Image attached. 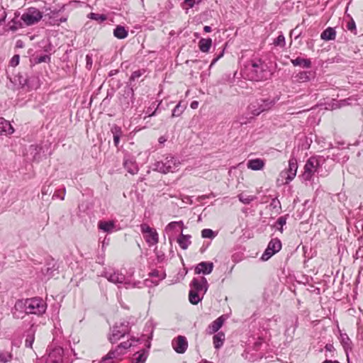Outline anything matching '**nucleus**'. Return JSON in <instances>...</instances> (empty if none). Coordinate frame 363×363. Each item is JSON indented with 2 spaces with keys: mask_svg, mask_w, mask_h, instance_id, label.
<instances>
[{
  "mask_svg": "<svg viewBox=\"0 0 363 363\" xmlns=\"http://www.w3.org/2000/svg\"><path fill=\"white\" fill-rule=\"evenodd\" d=\"M190 238V235H186L182 233L177 239V242L180 247L183 250L187 249L189 245L191 244Z\"/></svg>",
  "mask_w": 363,
  "mask_h": 363,
  "instance_id": "obj_25",
  "label": "nucleus"
},
{
  "mask_svg": "<svg viewBox=\"0 0 363 363\" xmlns=\"http://www.w3.org/2000/svg\"><path fill=\"white\" fill-rule=\"evenodd\" d=\"M49 189H50V186H43L42 188V194L43 195L48 194L49 193Z\"/></svg>",
  "mask_w": 363,
  "mask_h": 363,
  "instance_id": "obj_56",
  "label": "nucleus"
},
{
  "mask_svg": "<svg viewBox=\"0 0 363 363\" xmlns=\"http://www.w3.org/2000/svg\"><path fill=\"white\" fill-rule=\"evenodd\" d=\"M50 57L48 55H45L40 56L38 59V62H39V63H40V62H46L50 61Z\"/></svg>",
  "mask_w": 363,
  "mask_h": 363,
  "instance_id": "obj_49",
  "label": "nucleus"
},
{
  "mask_svg": "<svg viewBox=\"0 0 363 363\" xmlns=\"http://www.w3.org/2000/svg\"><path fill=\"white\" fill-rule=\"evenodd\" d=\"M312 73L311 72H299L297 76V80L299 82H305L311 80Z\"/></svg>",
  "mask_w": 363,
  "mask_h": 363,
  "instance_id": "obj_31",
  "label": "nucleus"
},
{
  "mask_svg": "<svg viewBox=\"0 0 363 363\" xmlns=\"http://www.w3.org/2000/svg\"><path fill=\"white\" fill-rule=\"evenodd\" d=\"M155 112H156V110L155 111H153L152 113H150L149 114V116H152L155 114Z\"/></svg>",
  "mask_w": 363,
  "mask_h": 363,
  "instance_id": "obj_63",
  "label": "nucleus"
},
{
  "mask_svg": "<svg viewBox=\"0 0 363 363\" xmlns=\"http://www.w3.org/2000/svg\"><path fill=\"white\" fill-rule=\"evenodd\" d=\"M184 223L182 221H173L169 223L165 228V231L168 233L172 231H174L179 228L182 230L184 228Z\"/></svg>",
  "mask_w": 363,
  "mask_h": 363,
  "instance_id": "obj_29",
  "label": "nucleus"
},
{
  "mask_svg": "<svg viewBox=\"0 0 363 363\" xmlns=\"http://www.w3.org/2000/svg\"><path fill=\"white\" fill-rule=\"evenodd\" d=\"M111 132L113 134V136H121L123 134L122 129L121 127L113 125L111 128Z\"/></svg>",
  "mask_w": 363,
  "mask_h": 363,
  "instance_id": "obj_41",
  "label": "nucleus"
},
{
  "mask_svg": "<svg viewBox=\"0 0 363 363\" xmlns=\"http://www.w3.org/2000/svg\"><path fill=\"white\" fill-rule=\"evenodd\" d=\"M323 363H340V362L337 361L325 360Z\"/></svg>",
  "mask_w": 363,
  "mask_h": 363,
  "instance_id": "obj_61",
  "label": "nucleus"
},
{
  "mask_svg": "<svg viewBox=\"0 0 363 363\" xmlns=\"http://www.w3.org/2000/svg\"><path fill=\"white\" fill-rule=\"evenodd\" d=\"M222 55L223 54H220L217 57L214 58L211 63L210 67H211L222 57Z\"/></svg>",
  "mask_w": 363,
  "mask_h": 363,
  "instance_id": "obj_58",
  "label": "nucleus"
},
{
  "mask_svg": "<svg viewBox=\"0 0 363 363\" xmlns=\"http://www.w3.org/2000/svg\"><path fill=\"white\" fill-rule=\"evenodd\" d=\"M128 34V31L122 26H117L113 30V35L118 39H124Z\"/></svg>",
  "mask_w": 363,
  "mask_h": 363,
  "instance_id": "obj_26",
  "label": "nucleus"
},
{
  "mask_svg": "<svg viewBox=\"0 0 363 363\" xmlns=\"http://www.w3.org/2000/svg\"><path fill=\"white\" fill-rule=\"evenodd\" d=\"M213 267V263L211 262H201L196 266L194 272L196 274H209L212 272Z\"/></svg>",
  "mask_w": 363,
  "mask_h": 363,
  "instance_id": "obj_15",
  "label": "nucleus"
},
{
  "mask_svg": "<svg viewBox=\"0 0 363 363\" xmlns=\"http://www.w3.org/2000/svg\"><path fill=\"white\" fill-rule=\"evenodd\" d=\"M320 166V162L318 157H310L305 166L304 172L302 174V178L305 181H310L312 179L314 173L318 170Z\"/></svg>",
  "mask_w": 363,
  "mask_h": 363,
  "instance_id": "obj_9",
  "label": "nucleus"
},
{
  "mask_svg": "<svg viewBox=\"0 0 363 363\" xmlns=\"http://www.w3.org/2000/svg\"><path fill=\"white\" fill-rule=\"evenodd\" d=\"M191 108H193V109H196L198 108L199 106V102L197 101H194L191 103V105H190Z\"/></svg>",
  "mask_w": 363,
  "mask_h": 363,
  "instance_id": "obj_55",
  "label": "nucleus"
},
{
  "mask_svg": "<svg viewBox=\"0 0 363 363\" xmlns=\"http://www.w3.org/2000/svg\"><path fill=\"white\" fill-rule=\"evenodd\" d=\"M340 342L345 351L347 362L350 361L348 351L352 350V342L346 334L340 335Z\"/></svg>",
  "mask_w": 363,
  "mask_h": 363,
  "instance_id": "obj_18",
  "label": "nucleus"
},
{
  "mask_svg": "<svg viewBox=\"0 0 363 363\" xmlns=\"http://www.w3.org/2000/svg\"><path fill=\"white\" fill-rule=\"evenodd\" d=\"M275 102L270 99H256L247 107L248 111L253 116H258L262 112L270 110Z\"/></svg>",
  "mask_w": 363,
  "mask_h": 363,
  "instance_id": "obj_5",
  "label": "nucleus"
},
{
  "mask_svg": "<svg viewBox=\"0 0 363 363\" xmlns=\"http://www.w3.org/2000/svg\"><path fill=\"white\" fill-rule=\"evenodd\" d=\"M104 277L110 281L116 284H123L126 289L137 287L135 282L133 283L118 271L105 272Z\"/></svg>",
  "mask_w": 363,
  "mask_h": 363,
  "instance_id": "obj_6",
  "label": "nucleus"
},
{
  "mask_svg": "<svg viewBox=\"0 0 363 363\" xmlns=\"http://www.w3.org/2000/svg\"><path fill=\"white\" fill-rule=\"evenodd\" d=\"M201 294H200L197 291L190 289L189 294V300L190 303L194 305L199 303L203 298V296H200Z\"/></svg>",
  "mask_w": 363,
  "mask_h": 363,
  "instance_id": "obj_30",
  "label": "nucleus"
},
{
  "mask_svg": "<svg viewBox=\"0 0 363 363\" xmlns=\"http://www.w3.org/2000/svg\"><path fill=\"white\" fill-rule=\"evenodd\" d=\"M88 18L91 20L96 21L99 23L104 22V21H106L107 19V16L106 15L96 13H90L88 15Z\"/></svg>",
  "mask_w": 363,
  "mask_h": 363,
  "instance_id": "obj_32",
  "label": "nucleus"
},
{
  "mask_svg": "<svg viewBox=\"0 0 363 363\" xmlns=\"http://www.w3.org/2000/svg\"><path fill=\"white\" fill-rule=\"evenodd\" d=\"M291 63L294 66H300L304 68H309L311 66V62L309 59L301 57H296L294 60H291Z\"/></svg>",
  "mask_w": 363,
  "mask_h": 363,
  "instance_id": "obj_23",
  "label": "nucleus"
},
{
  "mask_svg": "<svg viewBox=\"0 0 363 363\" xmlns=\"http://www.w3.org/2000/svg\"><path fill=\"white\" fill-rule=\"evenodd\" d=\"M286 220L285 218V217L284 216H281L279 217L277 220V223L276 224L279 226H280V228H279V230L282 232L283 229H282V227L286 224Z\"/></svg>",
  "mask_w": 363,
  "mask_h": 363,
  "instance_id": "obj_43",
  "label": "nucleus"
},
{
  "mask_svg": "<svg viewBox=\"0 0 363 363\" xmlns=\"http://www.w3.org/2000/svg\"><path fill=\"white\" fill-rule=\"evenodd\" d=\"M247 166L249 169L255 171L261 170L264 167V162L262 159L250 160Z\"/></svg>",
  "mask_w": 363,
  "mask_h": 363,
  "instance_id": "obj_20",
  "label": "nucleus"
},
{
  "mask_svg": "<svg viewBox=\"0 0 363 363\" xmlns=\"http://www.w3.org/2000/svg\"><path fill=\"white\" fill-rule=\"evenodd\" d=\"M172 347L176 352L183 354L188 347V342L184 336L179 335L172 342Z\"/></svg>",
  "mask_w": 363,
  "mask_h": 363,
  "instance_id": "obj_14",
  "label": "nucleus"
},
{
  "mask_svg": "<svg viewBox=\"0 0 363 363\" xmlns=\"http://www.w3.org/2000/svg\"><path fill=\"white\" fill-rule=\"evenodd\" d=\"M113 143L116 147H118L120 141L121 136H113Z\"/></svg>",
  "mask_w": 363,
  "mask_h": 363,
  "instance_id": "obj_54",
  "label": "nucleus"
},
{
  "mask_svg": "<svg viewBox=\"0 0 363 363\" xmlns=\"http://www.w3.org/2000/svg\"><path fill=\"white\" fill-rule=\"evenodd\" d=\"M150 276L158 278V281L155 282V284H157L160 280H162L165 278L166 274L163 271H159L156 269L151 272L150 273Z\"/></svg>",
  "mask_w": 363,
  "mask_h": 363,
  "instance_id": "obj_37",
  "label": "nucleus"
},
{
  "mask_svg": "<svg viewBox=\"0 0 363 363\" xmlns=\"http://www.w3.org/2000/svg\"><path fill=\"white\" fill-rule=\"evenodd\" d=\"M274 44L277 46L284 47L285 45V38L283 35H279L274 40Z\"/></svg>",
  "mask_w": 363,
  "mask_h": 363,
  "instance_id": "obj_42",
  "label": "nucleus"
},
{
  "mask_svg": "<svg viewBox=\"0 0 363 363\" xmlns=\"http://www.w3.org/2000/svg\"><path fill=\"white\" fill-rule=\"evenodd\" d=\"M22 27V23L20 21L16 20V18L12 19L9 22V30H11V31H16L18 28Z\"/></svg>",
  "mask_w": 363,
  "mask_h": 363,
  "instance_id": "obj_36",
  "label": "nucleus"
},
{
  "mask_svg": "<svg viewBox=\"0 0 363 363\" xmlns=\"http://www.w3.org/2000/svg\"><path fill=\"white\" fill-rule=\"evenodd\" d=\"M30 150H31V154L34 153L33 160H38L40 159L38 155L41 148L37 145H31Z\"/></svg>",
  "mask_w": 363,
  "mask_h": 363,
  "instance_id": "obj_40",
  "label": "nucleus"
},
{
  "mask_svg": "<svg viewBox=\"0 0 363 363\" xmlns=\"http://www.w3.org/2000/svg\"><path fill=\"white\" fill-rule=\"evenodd\" d=\"M123 167L131 174H137L139 169L136 162L130 158L124 160Z\"/></svg>",
  "mask_w": 363,
  "mask_h": 363,
  "instance_id": "obj_17",
  "label": "nucleus"
},
{
  "mask_svg": "<svg viewBox=\"0 0 363 363\" xmlns=\"http://www.w3.org/2000/svg\"><path fill=\"white\" fill-rule=\"evenodd\" d=\"M203 30L206 32V33H209L211 31V28L208 26H204L203 28Z\"/></svg>",
  "mask_w": 363,
  "mask_h": 363,
  "instance_id": "obj_60",
  "label": "nucleus"
},
{
  "mask_svg": "<svg viewBox=\"0 0 363 363\" xmlns=\"http://www.w3.org/2000/svg\"><path fill=\"white\" fill-rule=\"evenodd\" d=\"M213 345L216 349H219L223 345L225 340V335L223 333L220 332L214 335L213 337Z\"/></svg>",
  "mask_w": 363,
  "mask_h": 363,
  "instance_id": "obj_27",
  "label": "nucleus"
},
{
  "mask_svg": "<svg viewBox=\"0 0 363 363\" xmlns=\"http://www.w3.org/2000/svg\"><path fill=\"white\" fill-rule=\"evenodd\" d=\"M130 330L129 323L127 321L116 323L111 329L108 340L111 343H116Z\"/></svg>",
  "mask_w": 363,
  "mask_h": 363,
  "instance_id": "obj_8",
  "label": "nucleus"
},
{
  "mask_svg": "<svg viewBox=\"0 0 363 363\" xmlns=\"http://www.w3.org/2000/svg\"><path fill=\"white\" fill-rule=\"evenodd\" d=\"M139 339L131 338L130 340L121 342L113 350H110L108 353L104 356L100 363H116L121 359V357L125 354L128 348L133 347L135 342H139Z\"/></svg>",
  "mask_w": 363,
  "mask_h": 363,
  "instance_id": "obj_2",
  "label": "nucleus"
},
{
  "mask_svg": "<svg viewBox=\"0 0 363 363\" xmlns=\"http://www.w3.org/2000/svg\"><path fill=\"white\" fill-rule=\"evenodd\" d=\"M13 359L12 350L0 351V363H8Z\"/></svg>",
  "mask_w": 363,
  "mask_h": 363,
  "instance_id": "obj_28",
  "label": "nucleus"
},
{
  "mask_svg": "<svg viewBox=\"0 0 363 363\" xmlns=\"http://www.w3.org/2000/svg\"><path fill=\"white\" fill-rule=\"evenodd\" d=\"M281 248V241L278 238L272 239L267 249L262 254L261 259L263 261L268 260L272 255L278 252Z\"/></svg>",
  "mask_w": 363,
  "mask_h": 363,
  "instance_id": "obj_12",
  "label": "nucleus"
},
{
  "mask_svg": "<svg viewBox=\"0 0 363 363\" xmlns=\"http://www.w3.org/2000/svg\"><path fill=\"white\" fill-rule=\"evenodd\" d=\"M201 236L203 238L213 239L216 236V233L211 229L206 228L201 231Z\"/></svg>",
  "mask_w": 363,
  "mask_h": 363,
  "instance_id": "obj_38",
  "label": "nucleus"
},
{
  "mask_svg": "<svg viewBox=\"0 0 363 363\" xmlns=\"http://www.w3.org/2000/svg\"><path fill=\"white\" fill-rule=\"evenodd\" d=\"M298 169V163L294 157H291L289 160V168L286 171H283L280 174V177L285 179L284 184H289L296 175Z\"/></svg>",
  "mask_w": 363,
  "mask_h": 363,
  "instance_id": "obj_11",
  "label": "nucleus"
},
{
  "mask_svg": "<svg viewBox=\"0 0 363 363\" xmlns=\"http://www.w3.org/2000/svg\"><path fill=\"white\" fill-rule=\"evenodd\" d=\"M35 340L34 331L30 330L26 337L25 340V345L26 347L32 348L33 342Z\"/></svg>",
  "mask_w": 363,
  "mask_h": 363,
  "instance_id": "obj_35",
  "label": "nucleus"
},
{
  "mask_svg": "<svg viewBox=\"0 0 363 363\" xmlns=\"http://www.w3.org/2000/svg\"><path fill=\"white\" fill-rule=\"evenodd\" d=\"M66 21H67V18H61L60 19V22H59V23H57V25H59V24H60V23L65 22Z\"/></svg>",
  "mask_w": 363,
  "mask_h": 363,
  "instance_id": "obj_62",
  "label": "nucleus"
},
{
  "mask_svg": "<svg viewBox=\"0 0 363 363\" xmlns=\"http://www.w3.org/2000/svg\"><path fill=\"white\" fill-rule=\"evenodd\" d=\"M1 18L0 19V24H1L3 22L5 21V19H6V11H3L1 14Z\"/></svg>",
  "mask_w": 363,
  "mask_h": 363,
  "instance_id": "obj_57",
  "label": "nucleus"
},
{
  "mask_svg": "<svg viewBox=\"0 0 363 363\" xmlns=\"http://www.w3.org/2000/svg\"><path fill=\"white\" fill-rule=\"evenodd\" d=\"M66 193V189L64 187L63 189H62V195L60 196V190L58 191H56L53 196H52V199H60L61 200H64L65 199V194Z\"/></svg>",
  "mask_w": 363,
  "mask_h": 363,
  "instance_id": "obj_44",
  "label": "nucleus"
},
{
  "mask_svg": "<svg viewBox=\"0 0 363 363\" xmlns=\"http://www.w3.org/2000/svg\"><path fill=\"white\" fill-rule=\"evenodd\" d=\"M185 107L181 105V103H179L173 109L172 116L177 117L179 116L183 111H184Z\"/></svg>",
  "mask_w": 363,
  "mask_h": 363,
  "instance_id": "obj_39",
  "label": "nucleus"
},
{
  "mask_svg": "<svg viewBox=\"0 0 363 363\" xmlns=\"http://www.w3.org/2000/svg\"><path fill=\"white\" fill-rule=\"evenodd\" d=\"M201 363H213V362H208V361H206V360H203Z\"/></svg>",
  "mask_w": 363,
  "mask_h": 363,
  "instance_id": "obj_64",
  "label": "nucleus"
},
{
  "mask_svg": "<svg viewBox=\"0 0 363 363\" xmlns=\"http://www.w3.org/2000/svg\"><path fill=\"white\" fill-rule=\"evenodd\" d=\"M180 164L181 162L177 158L169 155L164 159L157 161L153 164V170L162 174L174 172L178 170Z\"/></svg>",
  "mask_w": 363,
  "mask_h": 363,
  "instance_id": "obj_3",
  "label": "nucleus"
},
{
  "mask_svg": "<svg viewBox=\"0 0 363 363\" xmlns=\"http://www.w3.org/2000/svg\"><path fill=\"white\" fill-rule=\"evenodd\" d=\"M347 28L352 31V32H354L355 33V30H356V25H355V23L353 20H351L350 21H349L347 24Z\"/></svg>",
  "mask_w": 363,
  "mask_h": 363,
  "instance_id": "obj_46",
  "label": "nucleus"
},
{
  "mask_svg": "<svg viewBox=\"0 0 363 363\" xmlns=\"http://www.w3.org/2000/svg\"><path fill=\"white\" fill-rule=\"evenodd\" d=\"M244 74L250 80L262 81L270 78L272 73L264 62L260 59H254L245 66Z\"/></svg>",
  "mask_w": 363,
  "mask_h": 363,
  "instance_id": "obj_1",
  "label": "nucleus"
},
{
  "mask_svg": "<svg viewBox=\"0 0 363 363\" xmlns=\"http://www.w3.org/2000/svg\"><path fill=\"white\" fill-rule=\"evenodd\" d=\"M135 354H138V357L135 358V363H145L147 358L148 352L145 350H143Z\"/></svg>",
  "mask_w": 363,
  "mask_h": 363,
  "instance_id": "obj_33",
  "label": "nucleus"
},
{
  "mask_svg": "<svg viewBox=\"0 0 363 363\" xmlns=\"http://www.w3.org/2000/svg\"><path fill=\"white\" fill-rule=\"evenodd\" d=\"M86 67L88 69H90L91 67V65H92V63H93L91 56L89 55H87L86 56Z\"/></svg>",
  "mask_w": 363,
  "mask_h": 363,
  "instance_id": "obj_50",
  "label": "nucleus"
},
{
  "mask_svg": "<svg viewBox=\"0 0 363 363\" xmlns=\"http://www.w3.org/2000/svg\"><path fill=\"white\" fill-rule=\"evenodd\" d=\"M190 288L191 290L204 295L208 289V284L203 277H194L190 283Z\"/></svg>",
  "mask_w": 363,
  "mask_h": 363,
  "instance_id": "obj_13",
  "label": "nucleus"
},
{
  "mask_svg": "<svg viewBox=\"0 0 363 363\" xmlns=\"http://www.w3.org/2000/svg\"><path fill=\"white\" fill-rule=\"evenodd\" d=\"M194 0H185L184 4H186L189 8H192L194 5Z\"/></svg>",
  "mask_w": 363,
  "mask_h": 363,
  "instance_id": "obj_51",
  "label": "nucleus"
},
{
  "mask_svg": "<svg viewBox=\"0 0 363 363\" xmlns=\"http://www.w3.org/2000/svg\"><path fill=\"white\" fill-rule=\"evenodd\" d=\"M140 230L145 241L150 246L155 245L158 242L159 237L155 229L150 227L146 223H143L140 225Z\"/></svg>",
  "mask_w": 363,
  "mask_h": 363,
  "instance_id": "obj_10",
  "label": "nucleus"
},
{
  "mask_svg": "<svg viewBox=\"0 0 363 363\" xmlns=\"http://www.w3.org/2000/svg\"><path fill=\"white\" fill-rule=\"evenodd\" d=\"M43 18V12L35 7H29L22 14L21 20L23 25L30 26L37 24Z\"/></svg>",
  "mask_w": 363,
  "mask_h": 363,
  "instance_id": "obj_7",
  "label": "nucleus"
},
{
  "mask_svg": "<svg viewBox=\"0 0 363 363\" xmlns=\"http://www.w3.org/2000/svg\"><path fill=\"white\" fill-rule=\"evenodd\" d=\"M14 133V128L9 121L0 118V135H9Z\"/></svg>",
  "mask_w": 363,
  "mask_h": 363,
  "instance_id": "obj_16",
  "label": "nucleus"
},
{
  "mask_svg": "<svg viewBox=\"0 0 363 363\" xmlns=\"http://www.w3.org/2000/svg\"><path fill=\"white\" fill-rule=\"evenodd\" d=\"M336 37V32L333 28H327L320 35V38L324 40H335Z\"/></svg>",
  "mask_w": 363,
  "mask_h": 363,
  "instance_id": "obj_22",
  "label": "nucleus"
},
{
  "mask_svg": "<svg viewBox=\"0 0 363 363\" xmlns=\"http://www.w3.org/2000/svg\"><path fill=\"white\" fill-rule=\"evenodd\" d=\"M166 140H167V139L165 138V137H164V136H161V137H160V138H159V139H158V142H159L160 144H162V143H165V142H166Z\"/></svg>",
  "mask_w": 363,
  "mask_h": 363,
  "instance_id": "obj_59",
  "label": "nucleus"
},
{
  "mask_svg": "<svg viewBox=\"0 0 363 363\" xmlns=\"http://www.w3.org/2000/svg\"><path fill=\"white\" fill-rule=\"evenodd\" d=\"M212 40L211 38H201L199 42V47L201 52H208L211 47Z\"/></svg>",
  "mask_w": 363,
  "mask_h": 363,
  "instance_id": "obj_24",
  "label": "nucleus"
},
{
  "mask_svg": "<svg viewBox=\"0 0 363 363\" xmlns=\"http://www.w3.org/2000/svg\"><path fill=\"white\" fill-rule=\"evenodd\" d=\"M98 227L100 230L106 233H111L116 228L115 222L113 220L104 221L101 220L98 223Z\"/></svg>",
  "mask_w": 363,
  "mask_h": 363,
  "instance_id": "obj_19",
  "label": "nucleus"
},
{
  "mask_svg": "<svg viewBox=\"0 0 363 363\" xmlns=\"http://www.w3.org/2000/svg\"><path fill=\"white\" fill-rule=\"evenodd\" d=\"M238 199H239L240 201H241L242 203L249 204L252 201H254L256 199V197L255 196L240 194L238 195Z\"/></svg>",
  "mask_w": 363,
  "mask_h": 363,
  "instance_id": "obj_34",
  "label": "nucleus"
},
{
  "mask_svg": "<svg viewBox=\"0 0 363 363\" xmlns=\"http://www.w3.org/2000/svg\"><path fill=\"white\" fill-rule=\"evenodd\" d=\"M19 59H20V57L18 55H13L10 60L11 66H12V67L17 66L19 63Z\"/></svg>",
  "mask_w": 363,
  "mask_h": 363,
  "instance_id": "obj_45",
  "label": "nucleus"
},
{
  "mask_svg": "<svg viewBox=\"0 0 363 363\" xmlns=\"http://www.w3.org/2000/svg\"><path fill=\"white\" fill-rule=\"evenodd\" d=\"M54 269H52L50 267H46V269H43V273L48 277H50L53 275Z\"/></svg>",
  "mask_w": 363,
  "mask_h": 363,
  "instance_id": "obj_48",
  "label": "nucleus"
},
{
  "mask_svg": "<svg viewBox=\"0 0 363 363\" xmlns=\"http://www.w3.org/2000/svg\"><path fill=\"white\" fill-rule=\"evenodd\" d=\"M26 82V79L23 77H19L18 79V84L20 86H23Z\"/></svg>",
  "mask_w": 363,
  "mask_h": 363,
  "instance_id": "obj_53",
  "label": "nucleus"
},
{
  "mask_svg": "<svg viewBox=\"0 0 363 363\" xmlns=\"http://www.w3.org/2000/svg\"><path fill=\"white\" fill-rule=\"evenodd\" d=\"M326 351L328 352H333L335 350V348L333 345L331 344H327L325 347Z\"/></svg>",
  "mask_w": 363,
  "mask_h": 363,
  "instance_id": "obj_52",
  "label": "nucleus"
},
{
  "mask_svg": "<svg viewBox=\"0 0 363 363\" xmlns=\"http://www.w3.org/2000/svg\"><path fill=\"white\" fill-rule=\"evenodd\" d=\"M25 311L28 314L41 315L45 312L46 303L42 298L26 299L24 303Z\"/></svg>",
  "mask_w": 363,
  "mask_h": 363,
  "instance_id": "obj_4",
  "label": "nucleus"
},
{
  "mask_svg": "<svg viewBox=\"0 0 363 363\" xmlns=\"http://www.w3.org/2000/svg\"><path fill=\"white\" fill-rule=\"evenodd\" d=\"M141 75L142 72L140 70L135 71L132 73L130 79L134 81L135 79L139 78Z\"/></svg>",
  "mask_w": 363,
  "mask_h": 363,
  "instance_id": "obj_47",
  "label": "nucleus"
},
{
  "mask_svg": "<svg viewBox=\"0 0 363 363\" xmlns=\"http://www.w3.org/2000/svg\"><path fill=\"white\" fill-rule=\"evenodd\" d=\"M223 323L224 318L223 316L218 318L208 326L209 333L213 334L216 333L222 327Z\"/></svg>",
  "mask_w": 363,
  "mask_h": 363,
  "instance_id": "obj_21",
  "label": "nucleus"
}]
</instances>
